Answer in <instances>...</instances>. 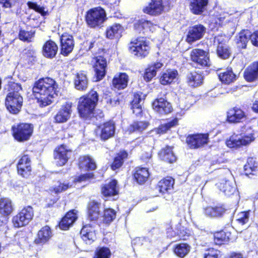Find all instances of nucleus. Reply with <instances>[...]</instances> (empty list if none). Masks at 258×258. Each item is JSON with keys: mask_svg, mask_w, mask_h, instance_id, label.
<instances>
[{"mask_svg": "<svg viewBox=\"0 0 258 258\" xmlns=\"http://www.w3.org/2000/svg\"><path fill=\"white\" fill-rule=\"evenodd\" d=\"M190 246L184 243L175 244L173 251L176 255L180 258L184 257L190 251Z\"/></svg>", "mask_w": 258, "mask_h": 258, "instance_id": "nucleus-44", "label": "nucleus"}, {"mask_svg": "<svg viewBox=\"0 0 258 258\" xmlns=\"http://www.w3.org/2000/svg\"><path fill=\"white\" fill-rule=\"evenodd\" d=\"M149 172L146 168L137 167L134 174L135 178L139 184L144 183L148 179Z\"/></svg>", "mask_w": 258, "mask_h": 258, "instance_id": "nucleus-45", "label": "nucleus"}, {"mask_svg": "<svg viewBox=\"0 0 258 258\" xmlns=\"http://www.w3.org/2000/svg\"><path fill=\"white\" fill-rule=\"evenodd\" d=\"M148 126V123L146 121H135L128 127L130 132H141L145 130Z\"/></svg>", "mask_w": 258, "mask_h": 258, "instance_id": "nucleus-48", "label": "nucleus"}, {"mask_svg": "<svg viewBox=\"0 0 258 258\" xmlns=\"http://www.w3.org/2000/svg\"><path fill=\"white\" fill-rule=\"evenodd\" d=\"M190 58L192 65L199 69L209 67L211 62L209 53L201 49H194L190 52Z\"/></svg>", "mask_w": 258, "mask_h": 258, "instance_id": "nucleus-7", "label": "nucleus"}, {"mask_svg": "<svg viewBox=\"0 0 258 258\" xmlns=\"http://www.w3.org/2000/svg\"><path fill=\"white\" fill-rule=\"evenodd\" d=\"M214 242L216 244L220 245L223 242H226L228 240V237L226 233L223 231L217 232L214 234Z\"/></svg>", "mask_w": 258, "mask_h": 258, "instance_id": "nucleus-52", "label": "nucleus"}, {"mask_svg": "<svg viewBox=\"0 0 258 258\" xmlns=\"http://www.w3.org/2000/svg\"><path fill=\"white\" fill-rule=\"evenodd\" d=\"M33 125L30 123H20L14 125L12 130L14 139L23 142L29 140L33 132Z\"/></svg>", "mask_w": 258, "mask_h": 258, "instance_id": "nucleus-6", "label": "nucleus"}, {"mask_svg": "<svg viewBox=\"0 0 258 258\" xmlns=\"http://www.w3.org/2000/svg\"><path fill=\"white\" fill-rule=\"evenodd\" d=\"M30 162L28 156L24 155L18 163V173L23 177L27 178L30 174L31 171Z\"/></svg>", "mask_w": 258, "mask_h": 258, "instance_id": "nucleus-16", "label": "nucleus"}, {"mask_svg": "<svg viewBox=\"0 0 258 258\" xmlns=\"http://www.w3.org/2000/svg\"><path fill=\"white\" fill-rule=\"evenodd\" d=\"M69 187L70 185L69 184L58 181L57 184L54 185V187H53V190L55 192V193L58 194L65 191L68 188H69Z\"/></svg>", "mask_w": 258, "mask_h": 258, "instance_id": "nucleus-56", "label": "nucleus"}, {"mask_svg": "<svg viewBox=\"0 0 258 258\" xmlns=\"http://www.w3.org/2000/svg\"><path fill=\"white\" fill-rule=\"evenodd\" d=\"M128 76L125 73H120L116 75L112 80V86L118 90L124 89L127 85Z\"/></svg>", "mask_w": 258, "mask_h": 258, "instance_id": "nucleus-28", "label": "nucleus"}, {"mask_svg": "<svg viewBox=\"0 0 258 258\" xmlns=\"http://www.w3.org/2000/svg\"><path fill=\"white\" fill-rule=\"evenodd\" d=\"M245 79L248 82H252L258 78V62H254L249 66L245 70Z\"/></svg>", "mask_w": 258, "mask_h": 258, "instance_id": "nucleus-29", "label": "nucleus"}, {"mask_svg": "<svg viewBox=\"0 0 258 258\" xmlns=\"http://www.w3.org/2000/svg\"><path fill=\"white\" fill-rule=\"evenodd\" d=\"M80 234L86 244H91L95 239L96 235L93 228L90 225L84 226Z\"/></svg>", "mask_w": 258, "mask_h": 258, "instance_id": "nucleus-30", "label": "nucleus"}, {"mask_svg": "<svg viewBox=\"0 0 258 258\" xmlns=\"http://www.w3.org/2000/svg\"><path fill=\"white\" fill-rule=\"evenodd\" d=\"M163 8L162 0H152L149 5L143 9V12L150 15L157 16L162 13Z\"/></svg>", "mask_w": 258, "mask_h": 258, "instance_id": "nucleus-19", "label": "nucleus"}, {"mask_svg": "<svg viewBox=\"0 0 258 258\" xmlns=\"http://www.w3.org/2000/svg\"><path fill=\"white\" fill-rule=\"evenodd\" d=\"M117 181L112 180L108 184H105L102 188V193L105 197L112 196L117 195Z\"/></svg>", "mask_w": 258, "mask_h": 258, "instance_id": "nucleus-40", "label": "nucleus"}, {"mask_svg": "<svg viewBox=\"0 0 258 258\" xmlns=\"http://www.w3.org/2000/svg\"><path fill=\"white\" fill-rule=\"evenodd\" d=\"M13 211V206L11 200L4 198L0 199V214L4 216L11 214Z\"/></svg>", "mask_w": 258, "mask_h": 258, "instance_id": "nucleus-39", "label": "nucleus"}, {"mask_svg": "<svg viewBox=\"0 0 258 258\" xmlns=\"http://www.w3.org/2000/svg\"><path fill=\"white\" fill-rule=\"evenodd\" d=\"M91 63L95 72L96 77L95 81H100L105 76L106 73V59L102 56H97L92 59Z\"/></svg>", "mask_w": 258, "mask_h": 258, "instance_id": "nucleus-10", "label": "nucleus"}, {"mask_svg": "<svg viewBox=\"0 0 258 258\" xmlns=\"http://www.w3.org/2000/svg\"><path fill=\"white\" fill-rule=\"evenodd\" d=\"M250 40L253 45L258 47V30L253 33L250 32Z\"/></svg>", "mask_w": 258, "mask_h": 258, "instance_id": "nucleus-61", "label": "nucleus"}, {"mask_svg": "<svg viewBox=\"0 0 258 258\" xmlns=\"http://www.w3.org/2000/svg\"><path fill=\"white\" fill-rule=\"evenodd\" d=\"M158 155L160 159L168 163H173L176 159V157L172 151V148L168 146L162 149Z\"/></svg>", "mask_w": 258, "mask_h": 258, "instance_id": "nucleus-31", "label": "nucleus"}, {"mask_svg": "<svg viewBox=\"0 0 258 258\" xmlns=\"http://www.w3.org/2000/svg\"><path fill=\"white\" fill-rule=\"evenodd\" d=\"M178 75V72L176 70L169 69L163 73L160 81L162 85H167L172 83Z\"/></svg>", "mask_w": 258, "mask_h": 258, "instance_id": "nucleus-38", "label": "nucleus"}, {"mask_svg": "<svg viewBox=\"0 0 258 258\" xmlns=\"http://www.w3.org/2000/svg\"><path fill=\"white\" fill-rule=\"evenodd\" d=\"M98 101V95L94 90H91L86 95L80 97L78 105L80 116L87 118L96 114L97 112L94 113V111Z\"/></svg>", "mask_w": 258, "mask_h": 258, "instance_id": "nucleus-3", "label": "nucleus"}, {"mask_svg": "<svg viewBox=\"0 0 258 258\" xmlns=\"http://www.w3.org/2000/svg\"><path fill=\"white\" fill-rule=\"evenodd\" d=\"M258 170V163L253 158H249L244 166V173L247 176L255 175Z\"/></svg>", "mask_w": 258, "mask_h": 258, "instance_id": "nucleus-41", "label": "nucleus"}, {"mask_svg": "<svg viewBox=\"0 0 258 258\" xmlns=\"http://www.w3.org/2000/svg\"><path fill=\"white\" fill-rule=\"evenodd\" d=\"M217 53L219 57L226 59L229 57L231 52L229 47L224 44L218 45L217 49Z\"/></svg>", "mask_w": 258, "mask_h": 258, "instance_id": "nucleus-47", "label": "nucleus"}, {"mask_svg": "<svg viewBox=\"0 0 258 258\" xmlns=\"http://www.w3.org/2000/svg\"><path fill=\"white\" fill-rule=\"evenodd\" d=\"M72 154V150L68 147L62 145L57 148L54 151V159L56 164L58 166H63L68 161Z\"/></svg>", "mask_w": 258, "mask_h": 258, "instance_id": "nucleus-11", "label": "nucleus"}, {"mask_svg": "<svg viewBox=\"0 0 258 258\" xmlns=\"http://www.w3.org/2000/svg\"><path fill=\"white\" fill-rule=\"evenodd\" d=\"M156 75V73H155L154 70L152 69L150 66H149L148 68L146 70L145 74H144V79L149 82L151 79Z\"/></svg>", "mask_w": 258, "mask_h": 258, "instance_id": "nucleus-59", "label": "nucleus"}, {"mask_svg": "<svg viewBox=\"0 0 258 258\" xmlns=\"http://www.w3.org/2000/svg\"><path fill=\"white\" fill-rule=\"evenodd\" d=\"M79 167L85 170H93L96 169V165L90 156H84L79 158Z\"/></svg>", "mask_w": 258, "mask_h": 258, "instance_id": "nucleus-36", "label": "nucleus"}, {"mask_svg": "<svg viewBox=\"0 0 258 258\" xmlns=\"http://www.w3.org/2000/svg\"><path fill=\"white\" fill-rule=\"evenodd\" d=\"M254 140L250 134L245 136L242 134L233 135L226 141V145L230 148H238L243 146H246Z\"/></svg>", "mask_w": 258, "mask_h": 258, "instance_id": "nucleus-9", "label": "nucleus"}, {"mask_svg": "<svg viewBox=\"0 0 258 258\" xmlns=\"http://www.w3.org/2000/svg\"><path fill=\"white\" fill-rule=\"evenodd\" d=\"M27 6L29 8L33 9L36 12L40 13L42 15H44L45 13L44 8L40 7L39 5H38L36 3L32 2H28L27 3Z\"/></svg>", "mask_w": 258, "mask_h": 258, "instance_id": "nucleus-60", "label": "nucleus"}, {"mask_svg": "<svg viewBox=\"0 0 258 258\" xmlns=\"http://www.w3.org/2000/svg\"><path fill=\"white\" fill-rule=\"evenodd\" d=\"M61 53L67 56L73 50L74 40L72 35L63 33L60 37Z\"/></svg>", "mask_w": 258, "mask_h": 258, "instance_id": "nucleus-15", "label": "nucleus"}, {"mask_svg": "<svg viewBox=\"0 0 258 258\" xmlns=\"http://www.w3.org/2000/svg\"><path fill=\"white\" fill-rule=\"evenodd\" d=\"M177 122H178L177 119L175 118L165 124L161 125L160 126L159 130L160 133H166L171 127H173V126H175L176 125H177Z\"/></svg>", "mask_w": 258, "mask_h": 258, "instance_id": "nucleus-55", "label": "nucleus"}, {"mask_svg": "<svg viewBox=\"0 0 258 258\" xmlns=\"http://www.w3.org/2000/svg\"><path fill=\"white\" fill-rule=\"evenodd\" d=\"M116 217V212L112 209H107L104 211L103 222L109 224L113 221Z\"/></svg>", "mask_w": 258, "mask_h": 258, "instance_id": "nucleus-50", "label": "nucleus"}, {"mask_svg": "<svg viewBox=\"0 0 258 258\" xmlns=\"http://www.w3.org/2000/svg\"><path fill=\"white\" fill-rule=\"evenodd\" d=\"M181 225L179 224L175 229V230H173L172 224L170 222V223L167 224L166 225V231L167 236L169 238L174 237L176 234H179L181 232Z\"/></svg>", "mask_w": 258, "mask_h": 258, "instance_id": "nucleus-51", "label": "nucleus"}, {"mask_svg": "<svg viewBox=\"0 0 258 258\" xmlns=\"http://www.w3.org/2000/svg\"><path fill=\"white\" fill-rule=\"evenodd\" d=\"M123 31L122 27L119 24H114L107 28L106 31V37L110 39L119 38L121 36Z\"/></svg>", "mask_w": 258, "mask_h": 258, "instance_id": "nucleus-37", "label": "nucleus"}, {"mask_svg": "<svg viewBox=\"0 0 258 258\" xmlns=\"http://www.w3.org/2000/svg\"><path fill=\"white\" fill-rule=\"evenodd\" d=\"M220 190L225 195L229 196L236 190L234 184L229 180H222L218 185Z\"/></svg>", "mask_w": 258, "mask_h": 258, "instance_id": "nucleus-42", "label": "nucleus"}, {"mask_svg": "<svg viewBox=\"0 0 258 258\" xmlns=\"http://www.w3.org/2000/svg\"><path fill=\"white\" fill-rule=\"evenodd\" d=\"M127 153L124 151H120L114 158V161L111 165V168L115 170L122 165L124 160L127 158Z\"/></svg>", "mask_w": 258, "mask_h": 258, "instance_id": "nucleus-46", "label": "nucleus"}, {"mask_svg": "<svg viewBox=\"0 0 258 258\" xmlns=\"http://www.w3.org/2000/svg\"><path fill=\"white\" fill-rule=\"evenodd\" d=\"M33 216V209L30 206L24 208L13 218L14 226L19 228L27 225Z\"/></svg>", "mask_w": 258, "mask_h": 258, "instance_id": "nucleus-8", "label": "nucleus"}, {"mask_svg": "<svg viewBox=\"0 0 258 258\" xmlns=\"http://www.w3.org/2000/svg\"><path fill=\"white\" fill-rule=\"evenodd\" d=\"M220 252L214 248H209L204 254V258H219Z\"/></svg>", "mask_w": 258, "mask_h": 258, "instance_id": "nucleus-57", "label": "nucleus"}, {"mask_svg": "<svg viewBox=\"0 0 258 258\" xmlns=\"http://www.w3.org/2000/svg\"><path fill=\"white\" fill-rule=\"evenodd\" d=\"M34 35V32L32 31H26L24 30H21L19 32V38L23 41L30 42L31 38Z\"/></svg>", "mask_w": 258, "mask_h": 258, "instance_id": "nucleus-54", "label": "nucleus"}, {"mask_svg": "<svg viewBox=\"0 0 258 258\" xmlns=\"http://www.w3.org/2000/svg\"><path fill=\"white\" fill-rule=\"evenodd\" d=\"M174 179L170 177L160 180L157 187L158 190L162 194L169 192L173 188Z\"/></svg>", "mask_w": 258, "mask_h": 258, "instance_id": "nucleus-34", "label": "nucleus"}, {"mask_svg": "<svg viewBox=\"0 0 258 258\" xmlns=\"http://www.w3.org/2000/svg\"><path fill=\"white\" fill-rule=\"evenodd\" d=\"M250 32L248 30L241 31L235 38V43L238 49H245L250 40Z\"/></svg>", "mask_w": 258, "mask_h": 258, "instance_id": "nucleus-23", "label": "nucleus"}, {"mask_svg": "<svg viewBox=\"0 0 258 258\" xmlns=\"http://www.w3.org/2000/svg\"><path fill=\"white\" fill-rule=\"evenodd\" d=\"M129 50L134 55L144 58L149 53V42L144 37L133 39L129 45Z\"/></svg>", "mask_w": 258, "mask_h": 258, "instance_id": "nucleus-4", "label": "nucleus"}, {"mask_svg": "<svg viewBox=\"0 0 258 258\" xmlns=\"http://www.w3.org/2000/svg\"><path fill=\"white\" fill-rule=\"evenodd\" d=\"M8 86L9 93L6 98V106L10 112L17 114L22 106L23 98L20 93L22 88L20 84L13 82H10Z\"/></svg>", "mask_w": 258, "mask_h": 258, "instance_id": "nucleus-2", "label": "nucleus"}, {"mask_svg": "<svg viewBox=\"0 0 258 258\" xmlns=\"http://www.w3.org/2000/svg\"><path fill=\"white\" fill-rule=\"evenodd\" d=\"M106 20V13L100 8L90 10L86 15V22L91 28L100 27Z\"/></svg>", "mask_w": 258, "mask_h": 258, "instance_id": "nucleus-5", "label": "nucleus"}, {"mask_svg": "<svg viewBox=\"0 0 258 258\" xmlns=\"http://www.w3.org/2000/svg\"><path fill=\"white\" fill-rule=\"evenodd\" d=\"M58 85L55 81L49 77L39 79L33 87L32 93L41 107L50 104L57 95Z\"/></svg>", "mask_w": 258, "mask_h": 258, "instance_id": "nucleus-1", "label": "nucleus"}, {"mask_svg": "<svg viewBox=\"0 0 258 258\" xmlns=\"http://www.w3.org/2000/svg\"><path fill=\"white\" fill-rule=\"evenodd\" d=\"M206 28L201 24L195 25L188 28L186 37L187 42L191 43L200 40L206 33Z\"/></svg>", "mask_w": 258, "mask_h": 258, "instance_id": "nucleus-13", "label": "nucleus"}, {"mask_svg": "<svg viewBox=\"0 0 258 258\" xmlns=\"http://www.w3.org/2000/svg\"><path fill=\"white\" fill-rule=\"evenodd\" d=\"M94 175L92 173H88L84 174L79 176L77 178V181L79 182L89 180V179L93 178Z\"/></svg>", "mask_w": 258, "mask_h": 258, "instance_id": "nucleus-63", "label": "nucleus"}, {"mask_svg": "<svg viewBox=\"0 0 258 258\" xmlns=\"http://www.w3.org/2000/svg\"><path fill=\"white\" fill-rule=\"evenodd\" d=\"M57 51V45L52 40L47 41L43 46L42 54L46 58H53L55 56Z\"/></svg>", "mask_w": 258, "mask_h": 258, "instance_id": "nucleus-25", "label": "nucleus"}, {"mask_svg": "<svg viewBox=\"0 0 258 258\" xmlns=\"http://www.w3.org/2000/svg\"><path fill=\"white\" fill-rule=\"evenodd\" d=\"M209 0H191L189 7L191 12L195 15H201L207 10Z\"/></svg>", "mask_w": 258, "mask_h": 258, "instance_id": "nucleus-24", "label": "nucleus"}, {"mask_svg": "<svg viewBox=\"0 0 258 258\" xmlns=\"http://www.w3.org/2000/svg\"><path fill=\"white\" fill-rule=\"evenodd\" d=\"M74 84L75 88L81 91L85 90L88 85V80L86 75L84 73H79L76 76L74 80Z\"/></svg>", "mask_w": 258, "mask_h": 258, "instance_id": "nucleus-35", "label": "nucleus"}, {"mask_svg": "<svg viewBox=\"0 0 258 258\" xmlns=\"http://www.w3.org/2000/svg\"><path fill=\"white\" fill-rule=\"evenodd\" d=\"M98 132H100V136L101 140H107L113 137L114 134V124L111 121L107 122L99 126Z\"/></svg>", "mask_w": 258, "mask_h": 258, "instance_id": "nucleus-22", "label": "nucleus"}, {"mask_svg": "<svg viewBox=\"0 0 258 258\" xmlns=\"http://www.w3.org/2000/svg\"><path fill=\"white\" fill-rule=\"evenodd\" d=\"M111 252L106 247H102L96 249L94 258H110Z\"/></svg>", "mask_w": 258, "mask_h": 258, "instance_id": "nucleus-49", "label": "nucleus"}, {"mask_svg": "<svg viewBox=\"0 0 258 258\" xmlns=\"http://www.w3.org/2000/svg\"><path fill=\"white\" fill-rule=\"evenodd\" d=\"M204 77L201 73L192 72L187 75V82L188 84L194 87L200 86L203 82Z\"/></svg>", "mask_w": 258, "mask_h": 258, "instance_id": "nucleus-33", "label": "nucleus"}, {"mask_svg": "<svg viewBox=\"0 0 258 258\" xmlns=\"http://www.w3.org/2000/svg\"><path fill=\"white\" fill-rule=\"evenodd\" d=\"M245 118L244 112L239 108L233 107L227 112V120L230 123L240 122Z\"/></svg>", "mask_w": 258, "mask_h": 258, "instance_id": "nucleus-21", "label": "nucleus"}, {"mask_svg": "<svg viewBox=\"0 0 258 258\" xmlns=\"http://www.w3.org/2000/svg\"><path fill=\"white\" fill-rule=\"evenodd\" d=\"M72 107V102H68L63 104L54 116L55 121L57 123L67 122L71 117Z\"/></svg>", "mask_w": 258, "mask_h": 258, "instance_id": "nucleus-14", "label": "nucleus"}, {"mask_svg": "<svg viewBox=\"0 0 258 258\" xmlns=\"http://www.w3.org/2000/svg\"><path fill=\"white\" fill-rule=\"evenodd\" d=\"M186 141L190 148L198 149L208 144L209 135L205 134L189 135Z\"/></svg>", "mask_w": 258, "mask_h": 258, "instance_id": "nucleus-12", "label": "nucleus"}, {"mask_svg": "<svg viewBox=\"0 0 258 258\" xmlns=\"http://www.w3.org/2000/svg\"><path fill=\"white\" fill-rule=\"evenodd\" d=\"M18 0H0V4L5 8H11L14 6Z\"/></svg>", "mask_w": 258, "mask_h": 258, "instance_id": "nucleus-62", "label": "nucleus"}, {"mask_svg": "<svg viewBox=\"0 0 258 258\" xmlns=\"http://www.w3.org/2000/svg\"><path fill=\"white\" fill-rule=\"evenodd\" d=\"M226 209L223 205H218L215 206H208L204 209V213L208 217L217 218L222 217Z\"/></svg>", "mask_w": 258, "mask_h": 258, "instance_id": "nucleus-20", "label": "nucleus"}, {"mask_svg": "<svg viewBox=\"0 0 258 258\" xmlns=\"http://www.w3.org/2000/svg\"><path fill=\"white\" fill-rule=\"evenodd\" d=\"M219 78L224 84H229L234 82L237 78L236 75L231 69H228L219 74Z\"/></svg>", "mask_w": 258, "mask_h": 258, "instance_id": "nucleus-43", "label": "nucleus"}, {"mask_svg": "<svg viewBox=\"0 0 258 258\" xmlns=\"http://www.w3.org/2000/svg\"><path fill=\"white\" fill-rule=\"evenodd\" d=\"M135 29L139 33H146L149 32H153L156 30L157 25L151 21L144 19L137 20L134 24Z\"/></svg>", "mask_w": 258, "mask_h": 258, "instance_id": "nucleus-18", "label": "nucleus"}, {"mask_svg": "<svg viewBox=\"0 0 258 258\" xmlns=\"http://www.w3.org/2000/svg\"><path fill=\"white\" fill-rule=\"evenodd\" d=\"M145 95L142 93H136L134 95V98L132 103V107H135L138 105H141V102L144 99Z\"/></svg>", "mask_w": 258, "mask_h": 258, "instance_id": "nucleus-58", "label": "nucleus"}, {"mask_svg": "<svg viewBox=\"0 0 258 258\" xmlns=\"http://www.w3.org/2000/svg\"><path fill=\"white\" fill-rule=\"evenodd\" d=\"M77 219V216L75 210L70 211L67 213L59 222V227L62 230H67L73 225Z\"/></svg>", "mask_w": 258, "mask_h": 258, "instance_id": "nucleus-27", "label": "nucleus"}, {"mask_svg": "<svg viewBox=\"0 0 258 258\" xmlns=\"http://www.w3.org/2000/svg\"><path fill=\"white\" fill-rule=\"evenodd\" d=\"M101 204L94 201H91L88 205V218L91 221H96L100 216Z\"/></svg>", "mask_w": 258, "mask_h": 258, "instance_id": "nucleus-32", "label": "nucleus"}, {"mask_svg": "<svg viewBox=\"0 0 258 258\" xmlns=\"http://www.w3.org/2000/svg\"><path fill=\"white\" fill-rule=\"evenodd\" d=\"M249 211L242 212L236 216V221L238 224L243 225L247 223L249 220Z\"/></svg>", "mask_w": 258, "mask_h": 258, "instance_id": "nucleus-53", "label": "nucleus"}, {"mask_svg": "<svg viewBox=\"0 0 258 258\" xmlns=\"http://www.w3.org/2000/svg\"><path fill=\"white\" fill-rule=\"evenodd\" d=\"M152 106L155 111L162 115L171 112L172 109L171 104L163 98L156 99Z\"/></svg>", "mask_w": 258, "mask_h": 258, "instance_id": "nucleus-17", "label": "nucleus"}, {"mask_svg": "<svg viewBox=\"0 0 258 258\" xmlns=\"http://www.w3.org/2000/svg\"><path fill=\"white\" fill-rule=\"evenodd\" d=\"M52 235L50 228L48 226H44L38 231L35 242L38 244H43L50 239Z\"/></svg>", "mask_w": 258, "mask_h": 258, "instance_id": "nucleus-26", "label": "nucleus"}, {"mask_svg": "<svg viewBox=\"0 0 258 258\" xmlns=\"http://www.w3.org/2000/svg\"><path fill=\"white\" fill-rule=\"evenodd\" d=\"M153 70H154L155 73H156L157 71H159L161 68L163 66V63L160 61H156L152 63H151L150 65H149Z\"/></svg>", "mask_w": 258, "mask_h": 258, "instance_id": "nucleus-64", "label": "nucleus"}]
</instances>
